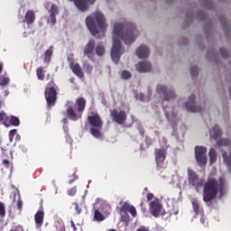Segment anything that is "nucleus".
<instances>
[{"label": "nucleus", "instance_id": "f257e3e1", "mask_svg": "<svg viewBox=\"0 0 231 231\" xmlns=\"http://www.w3.org/2000/svg\"><path fill=\"white\" fill-rule=\"evenodd\" d=\"M188 183L189 187H193L199 192V189H202L203 201L209 203L214 201L217 198V194H220L221 198L225 192H226V180L225 177H219L218 180L208 176L205 182L204 178H200L199 175L192 169L188 168Z\"/></svg>", "mask_w": 231, "mask_h": 231}, {"label": "nucleus", "instance_id": "f03ea898", "mask_svg": "<svg viewBox=\"0 0 231 231\" xmlns=\"http://www.w3.org/2000/svg\"><path fill=\"white\" fill-rule=\"evenodd\" d=\"M114 41L111 50L112 59H120V50L122 48V42L120 39L124 41L125 44H133L138 35L136 26L132 23H115L114 25Z\"/></svg>", "mask_w": 231, "mask_h": 231}, {"label": "nucleus", "instance_id": "7ed1b4c3", "mask_svg": "<svg viewBox=\"0 0 231 231\" xmlns=\"http://www.w3.org/2000/svg\"><path fill=\"white\" fill-rule=\"evenodd\" d=\"M87 28L93 35H97L100 32H106V16L100 12H96L86 17Z\"/></svg>", "mask_w": 231, "mask_h": 231}, {"label": "nucleus", "instance_id": "20e7f679", "mask_svg": "<svg viewBox=\"0 0 231 231\" xmlns=\"http://www.w3.org/2000/svg\"><path fill=\"white\" fill-rule=\"evenodd\" d=\"M86 98L84 97H78L76 99L75 107L77 108V111H75V108L73 106H69L66 110L67 116L69 118V120H72L73 122H77V120H79V118H82V113L86 110Z\"/></svg>", "mask_w": 231, "mask_h": 231}, {"label": "nucleus", "instance_id": "39448f33", "mask_svg": "<svg viewBox=\"0 0 231 231\" xmlns=\"http://www.w3.org/2000/svg\"><path fill=\"white\" fill-rule=\"evenodd\" d=\"M57 91H59V86H57L53 79H51L47 84L44 91L48 107H53V106H55V103L57 102Z\"/></svg>", "mask_w": 231, "mask_h": 231}, {"label": "nucleus", "instance_id": "423d86ee", "mask_svg": "<svg viewBox=\"0 0 231 231\" xmlns=\"http://www.w3.org/2000/svg\"><path fill=\"white\" fill-rule=\"evenodd\" d=\"M154 156L156 162V169L161 175L165 169H167L168 164L165 160H167V150L162 149H155L154 150Z\"/></svg>", "mask_w": 231, "mask_h": 231}, {"label": "nucleus", "instance_id": "0eeeda50", "mask_svg": "<svg viewBox=\"0 0 231 231\" xmlns=\"http://www.w3.org/2000/svg\"><path fill=\"white\" fill-rule=\"evenodd\" d=\"M195 160L199 167L207 165V147L195 146Z\"/></svg>", "mask_w": 231, "mask_h": 231}, {"label": "nucleus", "instance_id": "6e6552de", "mask_svg": "<svg viewBox=\"0 0 231 231\" xmlns=\"http://www.w3.org/2000/svg\"><path fill=\"white\" fill-rule=\"evenodd\" d=\"M110 116H112L114 122L119 125H124L125 120H127V114H125V111H118L116 108L110 111Z\"/></svg>", "mask_w": 231, "mask_h": 231}, {"label": "nucleus", "instance_id": "1a4fd4ad", "mask_svg": "<svg viewBox=\"0 0 231 231\" xmlns=\"http://www.w3.org/2000/svg\"><path fill=\"white\" fill-rule=\"evenodd\" d=\"M157 93L159 95H163L164 100L166 102H169L171 100H174L176 97V94L172 90H169L165 86L163 85H158L157 86Z\"/></svg>", "mask_w": 231, "mask_h": 231}, {"label": "nucleus", "instance_id": "9d476101", "mask_svg": "<svg viewBox=\"0 0 231 231\" xmlns=\"http://www.w3.org/2000/svg\"><path fill=\"white\" fill-rule=\"evenodd\" d=\"M162 208H163V205H162L160 199H155L150 202V214L153 216V217H158V216H160Z\"/></svg>", "mask_w": 231, "mask_h": 231}, {"label": "nucleus", "instance_id": "9b49d317", "mask_svg": "<svg viewBox=\"0 0 231 231\" xmlns=\"http://www.w3.org/2000/svg\"><path fill=\"white\" fill-rule=\"evenodd\" d=\"M196 96L191 95L185 104V107L189 113H201V106H196Z\"/></svg>", "mask_w": 231, "mask_h": 231}, {"label": "nucleus", "instance_id": "f8f14e48", "mask_svg": "<svg viewBox=\"0 0 231 231\" xmlns=\"http://www.w3.org/2000/svg\"><path fill=\"white\" fill-rule=\"evenodd\" d=\"M88 120L90 125H92V127H104V122L102 121V118H100V116H98V114H95L94 116H88Z\"/></svg>", "mask_w": 231, "mask_h": 231}, {"label": "nucleus", "instance_id": "ddd939ff", "mask_svg": "<svg viewBox=\"0 0 231 231\" xmlns=\"http://www.w3.org/2000/svg\"><path fill=\"white\" fill-rule=\"evenodd\" d=\"M135 69L139 73H149L152 69V65L148 61H140L135 65Z\"/></svg>", "mask_w": 231, "mask_h": 231}, {"label": "nucleus", "instance_id": "4468645a", "mask_svg": "<svg viewBox=\"0 0 231 231\" xmlns=\"http://www.w3.org/2000/svg\"><path fill=\"white\" fill-rule=\"evenodd\" d=\"M49 14L50 15L48 18V23L55 24V23H57V15H59V6H57V5L55 4H52L49 11Z\"/></svg>", "mask_w": 231, "mask_h": 231}, {"label": "nucleus", "instance_id": "2eb2a0df", "mask_svg": "<svg viewBox=\"0 0 231 231\" xmlns=\"http://www.w3.org/2000/svg\"><path fill=\"white\" fill-rule=\"evenodd\" d=\"M23 23H25L27 26H32L35 23V12L33 10H28L24 15Z\"/></svg>", "mask_w": 231, "mask_h": 231}, {"label": "nucleus", "instance_id": "dca6fc26", "mask_svg": "<svg viewBox=\"0 0 231 231\" xmlns=\"http://www.w3.org/2000/svg\"><path fill=\"white\" fill-rule=\"evenodd\" d=\"M73 60H70V69H72V72L74 74H76L77 77H79V79H84V72L82 71V68L80 67V65L79 63H75L72 61Z\"/></svg>", "mask_w": 231, "mask_h": 231}, {"label": "nucleus", "instance_id": "f3484780", "mask_svg": "<svg viewBox=\"0 0 231 231\" xmlns=\"http://www.w3.org/2000/svg\"><path fill=\"white\" fill-rule=\"evenodd\" d=\"M34 222L37 228H41L44 223V209H39L34 215Z\"/></svg>", "mask_w": 231, "mask_h": 231}, {"label": "nucleus", "instance_id": "a211bd4d", "mask_svg": "<svg viewBox=\"0 0 231 231\" xmlns=\"http://www.w3.org/2000/svg\"><path fill=\"white\" fill-rule=\"evenodd\" d=\"M149 53H151V51L149 50V47L145 45H141L136 49V55L139 59H147V57H149Z\"/></svg>", "mask_w": 231, "mask_h": 231}, {"label": "nucleus", "instance_id": "6ab92c4d", "mask_svg": "<svg viewBox=\"0 0 231 231\" xmlns=\"http://www.w3.org/2000/svg\"><path fill=\"white\" fill-rule=\"evenodd\" d=\"M74 3L75 6L79 10V12H88L89 10V5L85 0H69Z\"/></svg>", "mask_w": 231, "mask_h": 231}, {"label": "nucleus", "instance_id": "aec40b11", "mask_svg": "<svg viewBox=\"0 0 231 231\" xmlns=\"http://www.w3.org/2000/svg\"><path fill=\"white\" fill-rule=\"evenodd\" d=\"M19 127L21 125V121L19 118L15 116H11L7 117V120H5V127Z\"/></svg>", "mask_w": 231, "mask_h": 231}, {"label": "nucleus", "instance_id": "412c9836", "mask_svg": "<svg viewBox=\"0 0 231 231\" xmlns=\"http://www.w3.org/2000/svg\"><path fill=\"white\" fill-rule=\"evenodd\" d=\"M95 51V40L91 39L88 41L84 48V54L88 57H91Z\"/></svg>", "mask_w": 231, "mask_h": 231}, {"label": "nucleus", "instance_id": "4be33fe9", "mask_svg": "<svg viewBox=\"0 0 231 231\" xmlns=\"http://www.w3.org/2000/svg\"><path fill=\"white\" fill-rule=\"evenodd\" d=\"M193 211L197 216H203V208L199 205V200L193 199L191 202Z\"/></svg>", "mask_w": 231, "mask_h": 231}, {"label": "nucleus", "instance_id": "5701e85b", "mask_svg": "<svg viewBox=\"0 0 231 231\" xmlns=\"http://www.w3.org/2000/svg\"><path fill=\"white\" fill-rule=\"evenodd\" d=\"M212 138L213 140H216V142H217V140H219L221 138V136L223 135V130H221V128H219V125H215L212 128Z\"/></svg>", "mask_w": 231, "mask_h": 231}, {"label": "nucleus", "instance_id": "b1692460", "mask_svg": "<svg viewBox=\"0 0 231 231\" xmlns=\"http://www.w3.org/2000/svg\"><path fill=\"white\" fill-rule=\"evenodd\" d=\"M209 156V163L210 165L216 163L217 162V152H216V149L211 148L208 152Z\"/></svg>", "mask_w": 231, "mask_h": 231}, {"label": "nucleus", "instance_id": "393cba45", "mask_svg": "<svg viewBox=\"0 0 231 231\" xmlns=\"http://www.w3.org/2000/svg\"><path fill=\"white\" fill-rule=\"evenodd\" d=\"M222 156L226 167H228L231 170V152H223Z\"/></svg>", "mask_w": 231, "mask_h": 231}, {"label": "nucleus", "instance_id": "a878e982", "mask_svg": "<svg viewBox=\"0 0 231 231\" xmlns=\"http://www.w3.org/2000/svg\"><path fill=\"white\" fill-rule=\"evenodd\" d=\"M102 128H98V127H91L90 128V134H92V136H94V138H102Z\"/></svg>", "mask_w": 231, "mask_h": 231}, {"label": "nucleus", "instance_id": "bb28decb", "mask_svg": "<svg viewBox=\"0 0 231 231\" xmlns=\"http://www.w3.org/2000/svg\"><path fill=\"white\" fill-rule=\"evenodd\" d=\"M217 145L218 147H228V145H230V139L220 138L217 140Z\"/></svg>", "mask_w": 231, "mask_h": 231}, {"label": "nucleus", "instance_id": "cd10ccee", "mask_svg": "<svg viewBox=\"0 0 231 231\" xmlns=\"http://www.w3.org/2000/svg\"><path fill=\"white\" fill-rule=\"evenodd\" d=\"M96 53L98 57H104V54L106 53V47L102 44H97L96 47Z\"/></svg>", "mask_w": 231, "mask_h": 231}, {"label": "nucleus", "instance_id": "c85d7f7f", "mask_svg": "<svg viewBox=\"0 0 231 231\" xmlns=\"http://www.w3.org/2000/svg\"><path fill=\"white\" fill-rule=\"evenodd\" d=\"M94 219L95 221H104L106 217H104V215L98 209H95Z\"/></svg>", "mask_w": 231, "mask_h": 231}, {"label": "nucleus", "instance_id": "c756f323", "mask_svg": "<svg viewBox=\"0 0 231 231\" xmlns=\"http://www.w3.org/2000/svg\"><path fill=\"white\" fill-rule=\"evenodd\" d=\"M133 77V74H131V72L129 70H123L121 72V79L123 80H129V79H131Z\"/></svg>", "mask_w": 231, "mask_h": 231}, {"label": "nucleus", "instance_id": "7c9ffc66", "mask_svg": "<svg viewBox=\"0 0 231 231\" xmlns=\"http://www.w3.org/2000/svg\"><path fill=\"white\" fill-rule=\"evenodd\" d=\"M36 75L39 80H44V69L42 67H39L36 70Z\"/></svg>", "mask_w": 231, "mask_h": 231}, {"label": "nucleus", "instance_id": "2f4dec72", "mask_svg": "<svg viewBox=\"0 0 231 231\" xmlns=\"http://www.w3.org/2000/svg\"><path fill=\"white\" fill-rule=\"evenodd\" d=\"M10 84V78L4 75L0 76V86H8Z\"/></svg>", "mask_w": 231, "mask_h": 231}, {"label": "nucleus", "instance_id": "473e14b6", "mask_svg": "<svg viewBox=\"0 0 231 231\" xmlns=\"http://www.w3.org/2000/svg\"><path fill=\"white\" fill-rule=\"evenodd\" d=\"M0 217H6V206L0 201Z\"/></svg>", "mask_w": 231, "mask_h": 231}, {"label": "nucleus", "instance_id": "72a5a7b5", "mask_svg": "<svg viewBox=\"0 0 231 231\" xmlns=\"http://www.w3.org/2000/svg\"><path fill=\"white\" fill-rule=\"evenodd\" d=\"M131 217H129L128 213H122L121 212V221L122 223H125L126 225L129 223Z\"/></svg>", "mask_w": 231, "mask_h": 231}, {"label": "nucleus", "instance_id": "f704fd0d", "mask_svg": "<svg viewBox=\"0 0 231 231\" xmlns=\"http://www.w3.org/2000/svg\"><path fill=\"white\" fill-rule=\"evenodd\" d=\"M199 73V69H198V66L190 67V75L192 79H194V77H198Z\"/></svg>", "mask_w": 231, "mask_h": 231}, {"label": "nucleus", "instance_id": "c9c22d12", "mask_svg": "<svg viewBox=\"0 0 231 231\" xmlns=\"http://www.w3.org/2000/svg\"><path fill=\"white\" fill-rule=\"evenodd\" d=\"M8 119V116L5 111L0 112V124H4L5 125V122Z\"/></svg>", "mask_w": 231, "mask_h": 231}, {"label": "nucleus", "instance_id": "e433bc0d", "mask_svg": "<svg viewBox=\"0 0 231 231\" xmlns=\"http://www.w3.org/2000/svg\"><path fill=\"white\" fill-rule=\"evenodd\" d=\"M53 55V46H51L44 53V59H51Z\"/></svg>", "mask_w": 231, "mask_h": 231}, {"label": "nucleus", "instance_id": "4c0bfd02", "mask_svg": "<svg viewBox=\"0 0 231 231\" xmlns=\"http://www.w3.org/2000/svg\"><path fill=\"white\" fill-rule=\"evenodd\" d=\"M129 208H131V205H129L127 202H125L123 207L120 208V212L127 213L129 212Z\"/></svg>", "mask_w": 231, "mask_h": 231}, {"label": "nucleus", "instance_id": "58836bf2", "mask_svg": "<svg viewBox=\"0 0 231 231\" xmlns=\"http://www.w3.org/2000/svg\"><path fill=\"white\" fill-rule=\"evenodd\" d=\"M219 53L223 59H228V51L226 49H225V47L219 49Z\"/></svg>", "mask_w": 231, "mask_h": 231}, {"label": "nucleus", "instance_id": "ea45409f", "mask_svg": "<svg viewBox=\"0 0 231 231\" xmlns=\"http://www.w3.org/2000/svg\"><path fill=\"white\" fill-rule=\"evenodd\" d=\"M83 68L87 73H91L93 71V66H91L89 63H84Z\"/></svg>", "mask_w": 231, "mask_h": 231}, {"label": "nucleus", "instance_id": "a19ab883", "mask_svg": "<svg viewBox=\"0 0 231 231\" xmlns=\"http://www.w3.org/2000/svg\"><path fill=\"white\" fill-rule=\"evenodd\" d=\"M128 212H130L133 217H136V208H134V206H131L130 208L128 209Z\"/></svg>", "mask_w": 231, "mask_h": 231}, {"label": "nucleus", "instance_id": "79ce46f5", "mask_svg": "<svg viewBox=\"0 0 231 231\" xmlns=\"http://www.w3.org/2000/svg\"><path fill=\"white\" fill-rule=\"evenodd\" d=\"M72 205L76 210V214L79 216L82 212V208H79V204L77 202H73Z\"/></svg>", "mask_w": 231, "mask_h": 231}, {"label": "nucleus", "instance_id": "37998d69", "mask_svg": "<svg viewBox=\"0 0 231 231\" xmlns=\"http://www.w3.org/2000/svg\"><path fill=\"white\" fill-rule=\"evenodd\" d=\"M69 196H75L77 194V187L70 188L68 190Z\"/></svg>", "mask_w": 231, "mask_h": 231}, {"label": "nucleus", "instance_id": "c03bdc74", "mask_svg": "<svg viewBox=\"0 0 231 231\" xmlns=\"http://www.w3.org/2000/svg\"><path fill=\"white\" fill-rule=\"evenodd\" d=\"M136 98L141 100V102H143V100H145V95H143V93L137 94Z\"/></svg>", "mask_w": 231, "mask_h": 231}, {"label": "nucleus", "instance_id": "a18cd8bd", "mask_svg": "<svg viewBox=\"0 0 231 231\" xmlns=\"http://www.w3.org/2000/svg\"><path fill=\"white\" fill-rule=\"evenodd\" d=\"M15 134H17V129H13L9 132L10 138H14V136H15Z\"/></svg>", "mask_w": 231, "mask_h": 231}, {"label": "nucleus", "instance_id": "49530a36", "mask_svg": "<svg viewBox=\"0 0 231 231\" xmlns=\"http://www.w3.org/2000/svg\"><path fill=\"white\" fill-rule=\"evenodd\" d=\"M2 163L5 169H8V167H10V161L8 160H3Z\"/></svg>", "mask_w": 231, "mask_h": 231}, {"label": "nucleus", "instance_id": "de8ad7c7", "mask_svg": "<svg viewBox=\"0 0 231 231\" xmlns=\"http://www.w3.org/2000/svg\"><path fill=\"white\" fill-rule=\"evenodd\" d=\"M17 208L18 210H23V200L19 199L17 201Z\"/></svg>", "mask_w": 231, "mask_h": 231}, {"label": "nucleus", "instance_id": "09e8293b", "mask_svg": "<svg viewBox=\"0 0 231 231\" xmlns=\"http://www.w3.org/2000/svg\"><path fill=\"white\" fill-rule=\"evenodd\" d=\"M136 231H151L149 227H146L145 226H141Z\"/></svg>", "mask_w": 231, "mask_h": 231}, {"label": "nucleus", "instance_id": "8fccbe9b", "mask_svg": "<svg viewBox=\"0 0 231 231\" xmlns=\"http://www.w3.org/2000/svg\"><path fill=\"white\" fill-rule=\"evenodd\" d=\"M146 198H147V200H148V201H151L152 199H154V194H152V193H148L147 196H146Z\"/></svg>", "mask_w": 231, "mask_h": 231}, {"label": "nucleus", "instance_id": "3c124183", "mask_svg": "<svg viewBox=\"0 0 231 231\" xmlns=\"http://www.w3.org/2000/svg\"><path fill=\"white\" fill-rule=\"evenodd\" d=\"M85 3H88V5H95V3H97V0H84Z\"/></svg>", "mask_w": 231, "mask_h": 231}, {"label": "nucleus", "instance_id": "603ef678", "mask_svg": "<svg viewBox=\"0 0 231 231\" xmlns=\"http://www.w3.org/2000/svg\"><path fill=\"white\" fill-rule=\"evenodd\" d=\"M71 227L73 228L74 231H77V226H75V222L73 220L70 221Z\"/></svg>", "mask_w": 231, "mask_h": 231}, {"label": "nucleus", "instance_id": "864d4df0", "mask_svg": "<svg viewBox=\"0 0 231 231\" xmlns=\"http://www.w3.org/2000/svg\"><path fill=\"white\" fill-rule=\"evenodd\" d=\"M139 133H140V135H141V136H143V134H145V130H143V128H141V129L139 130Z\"/></svg>", "mask_w": 231, "mask_h": 231}, {"label": "nucleus", "instance_id": "5fc2aeb1", "mask_svg": "<svg viewBox=\"0 0 231 231\" xmlns=\"http://www.w3.org/2000/svg\"><path fill=\"white\" fill-rule=\"evenodd\" d=\"M0 73H3V63L0 62Z\"/></svg>", "mask_w": 231, "mask_h": 231}, {"label": "nucleus", "instance_id": "6e6d98bb", "mask_svg": "<svg viewBox=\"0 0 231 231\" xmlns=\"http://www.w3.org/2000/svg\"><path fill=\"white\" fill-rule=\"evenodd\" d=\"M67 120H68V119L64 118V119H63V122H65V123H66V122H67Z\"/></svg>", "mask_w": 231, "mask_h": 231}, {"label": "nucleus", "instance_id": "4d7b16f0", "mask_svg": "<svg viewBox=\"0 0 231 231\" xmlns=\"http://www.w3.org/2000/svg\"><path fill=\"white\" fill-rule=\"evenodd\" d=\"M140 206L143 207V202H141Z\"/></svg>", "mask_w": 231, "mask_h": 231}, {"label": "nucleus", "instance_id": "13d9d810", "mask_svg": "<svg viewBox=\"0 0 231 231\" xmlns=\"http://www.w3.org/2000/svg\"><path fill=\"white\" fill-rule=\"evenodd\" d=\"M45 62H50V60H45Z\"/></svg>", "mask_w": 231, "mask_h": 231}, {"label": "nucleus", "instance_id": "bf43d9fd", "mask_svg": "<svg viewBox=\"0 0 231 231\" xmlns=\"http://www.w3.org/2000/svg\"><path fill=\"white\" fill-rule=\"evenodd\" d=\"M174 214H175V216H177V214H178V211H175V212H174Z\"/></svg>", "mask_w": 231, "mask_h": 231}, {"label": "nucleus", "instance_id": "052dcab7", "mask_svg": "<svg viewBox=\"0 0 231 231\" xmlns=\"http://www.w3.org/2000/svg\"><path fill=\"white\" fill-rule=\"evenodd\" d=\"M108 231H116V229H110V230H108Z\"/></svg>", "mask_w": 231, "mask_h": 231}, {"label": "nucleus", "instance_id": "680f3d73", "mask_svg": "<svg viewBox=\"0 0 231 231\" xmlns=\"http://www.w3.org/2000/svg\"><path fill=\"white\" fill-rule=\"evenodd\" d=\"M69 183H73V180H69Z\"/></svg>", "mask_w": 231, "mask_h": 231}]
</instances>
